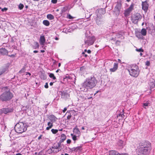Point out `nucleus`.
Masks as SVG:
<instances>
[{"label":"nucleus","instance_id":"obj_64","mask_svg":"<svg viewBox=\"0 0 155 155\" xmlns=\"http://www.w3.org/2000/svg\"><path fill=\"white\" fill-rule=\"evenodd\" d=\"M153 59H155V55H153Z\"/></svg>","mask_w":155,"mask_h":155},{"label":"nucleus","instance_id":"obj_38","mask_svg":"<svg viewBox=\"0 0 155 155\" xmlns=\"http://www.w3.org/2000/svg\"><path fill=\"white\" fill-rule=\"evenodd\" d=\"M51 131L53 134H55L58 131V130L57 129H52L51 130Z\"/></svg>","mask_w":155,"mask_h":155},{"label":"nucleus","instance_id":"obj_43","mask_svg":"<svg viewBox=\"0 0 155 155\" xmlns=\"http://www.w3.org/2000/svg\"><path fill=\"white\" fill-rule=\"evenodd\" d=\"M91 14H87L85 16V17L87 19L88 18L90 17L91 16Z\"/></svg>","mask_w":155,"mask_h":155},{"label":"nucleus","instance_id":"obj_16","mask_svg":"<svg viewBox=\"0 0 155 155\" xmlns=\"http://www.w3.org/2000/svg\"><path fill=\"white\" fill-rule=\"evenodd\" d=\"M49 119L50 121V122L53 123L55 122L58 119L56 117L52 114L49 116Z\"/></svg>","mask_w":155,"mask_h":155},{"label":"nucleus","instance_id":"obj_24","mask_svg":"<svg viewBox=\"0 0 155 155\" xmlns=\"http://www.w3.org/2000/svg\"><path fill=\"white\" fill-rule=\"evenodd\" d=\"M47 125L48 127H46V129L47 130H49L53 127V123L51 122H49L48 123Z\"/></svg>","mask_w":155,"mask_h":155},{"label":"nucleus","instance_id":"obj_5","mask_svg":"<svg viewBox=\"0 0 155 155\" xmlns=\"http://www.w3.org/2000/svg\"><path fill=\"white\" fill-rule=\"evenodd\" d=\"M64 147L63 144H62L59 142L57 143H54L53 146L50 148L48 151L50 153H57L63 149Z\"/></svg>","mask_w":155,"mask_h":155},{"label":"nucleus","instance_id":"obj_21","mask_svg":"<svg viewBox=\"0 0 155 155\" xmlns=\"http://www.w3.org/2000/svg\"><path fill=\"white\" fill-rule=\"evenodd\" d=\"M149 85L150 86V90H151V89L154 88L155 87V81H154L151 82L150 81L149 83Z\"/></svg>","mask_w":155,"mask_h":155},{"label":"nucleus","instance_id":"obj_57","mask_svg":"<svg viewBox=\"0 0 155 155\" xmlns=\"http://www.w3.org/2000/svg\"><path fill=\"white\" fill-rule=\"evenodd\" d=\"M120 155H128L127 153H124V154L122 153L121 154H120Z\"/></svg>","mask_w":155,"mask_h":155},{"label":"nucleus","instance_id":"obj_13","mask_svg":"<svg viewBox=\"0 0 155 155\" xmlns=\"http://www.w3.org/2000/svg\"><path fill=\"white\" fill-rule=\"evenodd\" d=\"M106 12L105 9L104 8H101L97 10L96 13L97 14H98V15L101 16V15L104 14Z\"/></svg>","mask_w":155,"mask_h":155},{"label":"nucleus","instance_id":"obj_11","mask_svg":"<svg viewBox=\"0 0 155 155\" xmlns=\"http://www.w3.org/2000/svg\"><path fill=\"white\" fill-rule=\"evenodd\" d=\"M105 155H120V154L116 150H111L105 153Z\"/></svg>","mask_w":155,"mask_h":155},{"label":"nucleus","instance_id":"obj_2","mask_svg":"<svg viewBox=\"0 0 155 155\" xmlns=\"http://www.w3.org/2000/svg\"><path fill=\"white\" fill-rule=\"evenodd\" d=\"M97 83V81L94 76L87 78L85 81L82 84L81 91L86 92L88 89L94 87Z\"/></svg>","mask_w":155,"mask_h":155},{"label":"nucleus","instance_id":"obj_47","mask_svg":"<svg viewBox=\"0 0 155 155\" xmlns=\"http://www.w3.org/2000/svg\"><path fill=\"white\" fill-rule=\"evenodd\" d=\"M57 0H51V2L53 4H56L57 2Z\"/></svg>","mask_w":155,"mask_h":155},{"label":"nucleus","instance_id":"obj_10","mask_svg":"<svg viewBox=\"0 0 155 155\" xmlns=\"http://www.w3.org/2000/svg\"><path fill=\"white\" fill-rule=\"evenodd\" d=\"M97 17L96 19V22L97 24L98 25H100L103 23L104 21L101 18V16L98 15V14H97Z\"/></svg>","mask_w":155,"mask_h":155},{"label":"nucleus","instance_id":"obj_61","mask_svg":"<svg viewBox=\"0 0 155 155\" xmlns=\"http://www.w3.org/2000/svg\"><path fill=\"white\" fill-rule=\"evenodd\" d=\"M41 52L43 53V52H45V51L43 50H42L41 51Z\"/></svg>","mask_w":155,"mask_h":155},{"label":"nucleus","instance_id":"obj_45","mask_svg":"<svg viewBox=\"0 0 155 155\" xmlns=\"http://www.w3.org/2000/svg\"><path fill=\"white\" fill-rule=\"evenodd\" d=\"M150 62L149 61H146V65H147V66H149L150 65Z\"/></svg>","mask_w":155,"mask_h":155},{"label":"nucleus","instance_id":"obj_55","mask_svg":"<svg viewBox=\"0 0 155 155\" xmlns=\"http://www.w3.org/2000/svg\"><path fill=\"white\" fill-rule=\"evenodd\" d=\"M27 74H28L29 76H30L31 75V74L30 73L28 72L26 73V75H27Z\"/></svg>","mask_w":155,"mask_h":155},{"label":"nucleus","instance_id":"obj_54","mask_svg":"<svg viewBox=\"0 0 155 155\" xmlns=\"http://www.w3.org/2000/svg\"><path fill=\"white\" fill-rule=\"evenodd\" d=\"M54 82H51L50 83V86H52L53 85Z\"/></svg>","mask_w":155,"mask_h":155},{"label":"nucleus","instance_id":"obj_7","mask_svg":"<svg viewBox=\"0 0 155 155\" xmlns=\"http://www.w3.org/2000/svg\"><path fill=\"white\" fill-rule=\"evenodd\" d=\"M95 40L94 37V36L86 37L85 38V44L88 46L91 45L93 44Z\"/></svg>","mask_w":155,"mask_h":155},{"label":"nucleus","instance_id":"obj_1","mask_svg":"<svg viewBox=\"0 0 155 155\" xmlns=\"http://www.w3.org/2000/svg\"><path fill=\"white\" fill-rule=\"evenodd\" d=\"M151 149V144L149 142L143 141L139 143L137 152L139 155H148Z\"/></svg>","mask_w":155,"mask_h":155},{"label":"nucleus","instance_id":"obj_33","mask_svg":"<svg viewBox=\"0 0 155 155\" xmlns=\"http://www.w3.org/2000/svg\"><path fill=\"white\" fill-rule=\"evenodd\" d=\"M39 46V45L38 43L37 42H35L34 45L32 46V47L34 49H36L37 48H38Z\"/></svg>","mask_w":155,"mask_h":155},{"label":"nucleus","instance_id":"obj_4","mask_svg":"<svg viewBox=\"0 0 155 155\" xmlns=\"http://www.w3.org/2000/svg\"><path fill=\"white\" fill-rule=\"evenodd\" d=\"M27 124L25 122L20 121L17 124L15 127V132L19 133H22L27 130Z\"/></svg>","mask_w":155,"mask_h":155},{"label":"nucleus","instance_id":"obj_6","mask_svg":"<svg viewBox=\"0 0 155 155\" xmlns=\"http://www.w3.org/2000/svg\"><path fill=\"white\" fill-rule=\"evenodd\" d=\"M130 74L131 76L137 77L139 75L140 71L138 67L135 64H133L130 69H128Z\"/></svg>","mask_w":155,"mask_h":155},{"label":"nucleus","instance_id":"obj_34","mask_svg":"<svg viewBox=\"0 0 155 155\" xmlns=\"http://www.w3.org/2000/svg\"><path fill=\"white\" fill-rule=\"evenodd\" d=\"M47 17V18L50 20L53 19L54 18V16L50 14L48 15Z\"/></svg>","mask_w":155,"mask_h":155},{"label":"nucleus","instance_id":"obj_53","mask_svg":"<svg viewBox=\"0 0 155 155\" xmlns=\"http://www.w3.org/2000/svg\"><path fill=\"white\" fill-rule=\"evenodd\" d=\"M87 52L88 54H90L91 52V51L90 50H88L87 51Z\"/></svg>","mask_w":155,"mask_h":155},{"label":"nucleus","instance_id":"obj_58","mask_svg":"<svg viewBox=\"0 0 155 155\" xmlns=\"http://www.w3.org/2000/svg\"><path fill=\"white\" fill-rule=\"evenodd\" d=\"M15 155H22L21 153H17Z\"/></svg>","mask_w":155,"mask_h":155},{"label":"nucleus","instance_id":"obj_50","mask_svg":"<svg viewBox=\"0 0 155 155\" xmlns=\"http://www.w3.org/2000/svg\"><path fill=\"white\" fill-rule=\"evenodd\" d=\"M71 140L70 139H68L67 141V143L68 144L70 143H71Z\"/></svg>","mask_w":155,"mask_h":155},{"label":"nucleus","instance_id":"obj_26","mask_svg":"<svg viewBox=\"0 0 155 155\" xmlns=\"http://www.w3.org/2000/svg\"><path fill=\"white\" fill-rule=\"evenodd\" d=\"M136 36L139 38L143 39V35L140 32H137L136 33Z\"/></svg>","mask_w":155,"mask_h":155},{"label":"nucleus","instance_id":"obj_36","mask_svg":"<svg viewBox=\"0 0 155 155\" xmlns=\"http://www.w3.org/2000/svg\"><path fill=\"white\" fill-rule=\"evenodd\" d=\"M149 105H150V103L148 101H147L146 103L143 104V107L145 108H146L145 107H147Z\"/></svg>","mask_w":155,"mask_h":155},{"label":"nucleus","instance_id":"obj_19","mask_svg":"<svg viewBox=\"0 0 155 155\" xmlns=\"http://www.w3.org/2000/svg\"><path fill=\"white\" fill-rule=\"evenodd\" d=\"M124 110L123 109L122 110V111L117 115V117H120V119H122L124 118L125 115H124Z\"/></svg>","mask_w":155,"mask_h":155},{"label":"nucleus","instance_id":"obj_18","mask_svg":"<svg viewBox=\"0 0 155 155\" xmlns=\"http://www.w3.org/2000/svg\"><path fill=\"white\" fill-rule=\"evenodd\" d=\"M8 51L5 48L0 49V54L3 55H7Z\"/></svg>","mask_w":155,"mask_h":155},{"label":"nucleus","instance_id":"obj_3","mask_svg":"<svg viewBox=\"0 0 155 155\" xmlns=\"http://www.w3.org/2000/svg\"><path fill=\"white\" fill-rule=\"evenodd\" d=\"M3 93L0 95V100L2 101H6L10 100L13 97V95L8 88L7 87H3Z\"/></svg>","mask_w":155,"mask_h":155},{"label":"nucleus","instance_id":"obj_52","mask_svg":"<svg viewBox=\"0 0 155 155\" xmlns=\"http://www.w3.org/2000/svg\"><path fill=\"white\" fill-rule=\"evenodd\" d=\"M42 135H41L38 138V140H40L41 138L42 137Z\"/></svg>","mask_w":155,"mask_h":155},{"label":"nucleus","instance_id":"obj_60","mask_svg":"<svg viewBox=\"0 0 155 155\" xmlns=\"http://www.w3.org/2000/svg\"><path fill=\"white\" fill-rule=\"evenodd\" d=\"M55 39L56 40H58V37H56L55 38Z\"/></svg>","mask_w":155,"mask_h":155},{"label":"nucleus","instance_id":"obj_27","mask_svg":"<svg viewBox=\"0 0 155 155\" xmlns=\"http://www.w3.org/2000/svg\"><path fill=\"white\" fill-rule=\"evenodd\" d=\"M72 111H67L66 113V114L68 115L67 116V119L68 120H69L71 117V114L72 113Z\"/></svg>","mask_w":155,"mask_h":155},{"label":"nucleus","instance_id":"obj_8","mask_svg":"<svg viewBox=\"0 0 155 155\" xmlns=\"http://www.w3.org/2000/svg\"><path fill=\"white\" fill-rule=\"evenodd\" d=\"M10 65V64L8 63L4 66L0 68V76L6 74L8 72Z\"/></svg>","mask_w":155,"mask_h":155},{"label":"nucleus","instance_id":"obj_63","mask_svg":"<svg viewBox=\"0 0 155 155\" xmlns=\"http://www.w3.org/2000/svg\"><path fill=\"white\" fill-rule=\"evenodd\" d=\"M140 56H142L143 55V54L142 53H140Z\"/></svg>","mask_w":155,"mask_h":155},{"label":"nucleus","instance_id":"obj_35","mask_svg":"<svg viewBox=\"0 0 155 155\" xmlns=\"http://www.w3.org/2000/svg\"><path fill=\"white\" fill-rule=\"evenodd\" d=\"M43 24L46 26H48L50 25L49 21L47 20H44L43 21Z\"/></svg>","mask_w":155,"mask_h":155},{"label":"nucleus","instance_id":"obj_44","mask_svg":"<svg viewBox=\"0 0 155 155\" xmlns=\"http://www.w3.org/2000/svg\"><path fill=\"white\" fill-rule=\"evenodd\" d=\"M85 69V67H84V66H83V67H81L80 68V70L81 71H84Z\"/></svg>","mask_w":155,"mask_h":155},{"label":"nucleus","instance_id":"obj_14","mask_svg":"<svg viewBox=\"0 0 155 155\" xmlns=\"http://www.w3.org/2000/svg\"><path fill=\"white\" fill-rule=\"evenodd\" d=\"M71 152L74 151L77 152L78 151H81L82 150V147L81 146H78L76 147H74L72 148H69Z\"/></svg>","mask_w":155,"mask_h":155},{"label":"nucleus","instance_id":"obj_22","mask_svg":"<svg viewBox=\"0 0 155 155\" xmlns=\"http://www.w3.org/2000/svg\"><path fill=\"white\" fill-rule=\"evenodd\" d=\"M150 27H148L147 28V29L148 30H149L150 31V32L151 33L153 32L154 31V26L153 24H152L150 25Z\"/></svg>","mask_w":155,"mask_h":155},{"label":"nucleus","instance_id":"obj_48","mask_svg":"<svg viewBox=\"0 0 155 155\" xmlns=\"http://www.w3.org/2000/svg\"><path fill=\"white\" fill-rule=\"evenodd\" d=\"M82 54L83 55V56H84L85 57H87L88 56L87 54H85L84 52H83Z\"/></svg>","mask_w":155,"mask_h":155},{"label":"nucleus","instance_id":"obj_41","mask_svg":"<svg viewBox=\"0 0 155 155\" xmlns=\"http://www.w3.org/2000/svg\"><path fill=\"white\" fill-rule=\"evenodd\" d=\"M71 135L72 136V139L74 140L75 141L77 140V137L76 135H73L72 134H71Z\"/></svg>","mask_w":155,"mask_h":155},{"label":"nucleus","instance_id":"obj_20","mask_svg":"<svg viewBox=\"0 0 155 155\" xmlns=\"http://www.w3.org/2000/svg\"><path fill=\"white\" fill-rule=\"evenodd\" d=\"M45 41V39L44 36H41L40 37V44L43 45Z\"/></svg>","mask_w":155,"mask_h":155},{"label":"nucleus","instance_id":"obj_31","mask_svg":"<svg viewBox=\"0 0 155 155\" xmlns=\"http://www.w3.org/2000/svg\"><path fill=\"white\" fill-rule=\"evenodd\" d=\"M71 78V76L68 75L67 74L66 75L64 76L63 79L64 81H68V80L70 79Z\"/></svg>","mask_w":155,"mask_h":155},{"label":"nucleus","instance_id":"obj_39","mask_svg":"<svg viewBox=\"0 0 155 155\" xmlns=\"http://www.w3.org/2000/svg\"><path fill=\"white\" fill-rule=\"evenodd\" d=\"M24 5L23 4L21 3L20 4L18 5V8L20 10L24 8Z\"/></svg>","mask_w":155,"mask_h":155},{"label":"nucleus","instance_id":"obj_9","mask_svg":"<svg viewBox=\"0 0 155 155\" xmlns=\"http://www.w3.org/2000/svg\"><path fill=\"white\" fill-rule=\"evenodd\" d=\"M142 16L138 13L134 14L132 17V21L133 23L136 24L137 23L138 21L142 18Z\"/></svg>","mask_w":155,"mask_h":155},{"label":"nucleus","instance_id":"obj_46","mask_svg":"<svg viewBox=\"0 0 155 155\" xmlns=\"http://www.w3.org/2000/svg\"><path fill=\"white\" fill-rule=\"evenodd\" d=\"M7 10H8V8H4L1 9L2 11L3 12L6 11Z\"/></svg>","mask_w":155,"mask_h":155},{"label":"nucleus","instance_id":"obj_56","mask_svg":"<svg viewBox=\"0 0 155 155\" xmlns=\"http://www.w3.org/2000/svg\"><path fill=\"white\" fill-rule=\"evenodd\" d=\"M33 52L34 53H37L38 52V51H36V50H35V51H33Z\"/></svg>","mask_w":155,"mask_h":155},{"label":"nucleus","instance_id":"obj_29","mask_svg":"<svg viewBox=\"0 0 155 155\" xmlns=\"http://www.w3.org/2000/svg\"><path fill=\"white\" fill-rule=\"evenodd\" d=\"M86 98L83 96L82 95H80L79 96L78 98V100L81 101H83L85 100Z\"/></svg>","mask_w":155,"mask_h":155},{"label":"nucleus","instance_id":"obj_49","mask_svg":"<svg viewBox=\"0 0 155 155\" xmlns=\"http://www.w3.org/2000/svg\"><path fill=\"white\" fill-rule=\"evenodd\" d=\"M45 87L46 88H48V84L47 83H45Z\"/></svg>","mask_w":155,"mask_h":155},{"label":"nucleus","instance_id":"obj_12","mask_svg":"<svg viewBox=\"0 0 155 155\" xmlns=\"http://www.w3.org/2000/svg\"><path fill=\"white\" fill-rule=\"evenodd\" d=\"M142 9L145 11H146L148 8L149 5L146 1L142 2Z\"/></svg>","mask_w":155,"mask_h":155},{"label":"nucleus","instance_id":"obj_37","mask_svg":"<svg viewBox=\"0 0 155 155\" xmlns=\"http://www.w3.org/2000/svg\"><path fill=\"white\" fill-rule=\"evenodd\" d=\"M49 76L50 78H52L54 80L56 79V77L54 76V74L53 73H50L49 75Z\"/></svg>","mask_w":155,"mask_h":155},{"label":"nucleus","instance_id":"obj_40","mask_svg":"<svg viewBox=\"0 0 155 155\" xmlns=\"http://www.w3.org/2000/svg\"><path fill=\"white\" fill-rule=\"evenodd\" d=\"M136 51L138 52H143L144 51V50L142 48H136Z\"/></svg>","mask_w":155,"mask_h":155},{"label":"nucleus","instance_id":"obj_15","mask_svg":"<svg viewBox=\"0 0 155 155\" xmlns=\"http://www.w3.org/2000/svg\"><path fill=\"white\" fill-rule=\"evenodd\" d=\"M118 68V64L117 63H114L113 67L110 69V71L111 72H114L117 70Z\"/></svg>","mask_w":155,"mask_h":155},{"label":"nucleus","instance_id":"obj_51","mask_svg":"<svg viewBox=\"0 0 155 155\" xmlns=\"http://www.w3.org/2000/svg\"><path fill=\"white\" fill-rule=\"evenodd\" d=\"M67 110V108L66 107L64 108L63 110V113H65V112Z\"/></svg>","mask_w":155,"mask_h":155},{"label":"nucleus","instance_id":"obj_30","mask_svg":"<svg viewBox=\"0 0 155 155\" xmlns=\"http://www.w3.org/2000/svg\"><path fill=\"white\" fill-rule=\"evenodd\" d=\"M140 32L143 36H145L147 34L146 29L144 28H142Z\"/></svg>","mask_w":155,"mask_h":155},{"label":"nucleus","instance_id":"obj_28","mask_svg":"<svg viewBox=\"0 0 155 155\" xmlns=\"http://www.w3.org/2000/svg\"><path fill=\"white\" fill-rule=\"evenodd\" d=\"M117 144L121 148H123L124 146V141L121 140H119L117 143Z\"/></svg>","mask_w":155,"mask_h":155},{"label":"nucleus","instance_id":"obj_32","mask_svg":"<svg viewBox=\"0 0 155 155\" xmlns=\"http://www.w3.org/2000/svg\"><path fill=\"white\" fill-rule=\"evenodd\" d=\"M134 4L133 3H132L130 5V7L127 8L128 10H130V11L131 12L133 9L134 8Z\"/></svg>","mask_w":155,"mask_h":155},{"label":"nucleus","instance_id":"obj_59","mask_svg":"<svg viewBox=\"0 0 155 155\" xmlns=\"http://www.w3.org/2000/svg\"><path fill=\"white\" fill-rule=\"evenodd\" d=\"M61 64L60 63H58V67H60V66H61Z\"/></svg>","mask_w":155,"mask_h":155},{"label":"nucleus","instance_id":"obj_25","mask_svg":"<svg viewBox=\"0 0 155 155\" xmlns=\"http://www.w3.org/2000/svg\"><path fill=\"white\" fill-rule=\"evenodd\" d=\"M131 12L127 8L125 10L124 14L125 17H127L129 16Z\"/></svg>","mask_w":155,"mask_h":155},{"label":"nucleus","instance_id":"obj_62","mask_svg":"<svg viewBox=\"0 0 155 155\" xmlns=\"http://www.w3.org/2000/svg\"><path fill=\"white\" fill-rule=\"evenodd\" d=\"M81 129L82 130H84V127H81Z\"/></svg>","mask_w":155,"mask_h":155},{"label":"nucleus","instance_id":"obj_17","mask_svg":"<svg viewBox=\"0 0 155 155\" xmlns=\"http://www.w3.org/2000/svg\"><path fill=\"white\" fill-rule=\"evenodd\" d=\"M13 110L12 108H3L2 109V112L5 114H7L9 112H12Z\"/></svg>","mask_w":155,"mask_h":155},{"label":"nucleus","instance_id":"obj_23","mask_svg":"<svg viewBox=\"0 0 155 155\" xmlns=\"http://www.w3.org/2000/svg\"><path fill=\"white\" fill-rule=\"evenodd\" d=\"M61 140L59 142L61 143L66 139V135L64 134H62L61 135Z\"/></svg>","mask_w":155,"mask_h":155},{"label":"nucleus","instance_id":"obj_42","mask_svg":"<svg viewBox=\"0 0 155 155\" xmlns=\"http://www.w3.org/2000/svg\"><path fill=\"white\" fill-rule=\"evenodd\" d=\"M67 18L70 19H72L73 18V17L70 14H68L67 15Z\"/></svg>","mask_w":155,"mask_h":155}]
</instances>
